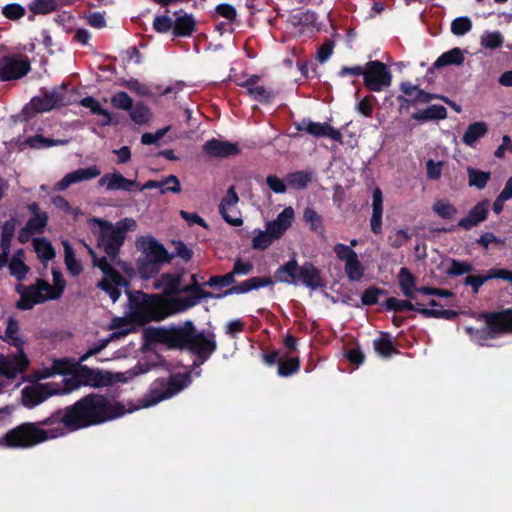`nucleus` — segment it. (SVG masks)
Listing matches in <instances>:
<instances>
[{
  "label": "nucleus",
  "instance_id": "1",
  "mask_svg": "<svg viewBox=\"0 0 512 512\" xmlns=\"http://www.w3.org/2000/svg\"><path fill=\"white\" fill-rule=\"evenodd\" d=\"M145 335L149 341L165 345L168 349L189 351L195 356V367L204 364L218 347L216 335L197 330L191 320H186L182 325L150 328Z\"/></svg>",
  "mask_w": 512,
  "mask_h": 512
},
{
  "label": "nucleus",
  "instance_id": "2",
  "mask_svg": "<svg viewBox=\"0 0 512 512\" xmlns=\"http://www.w3.org/2000/svg\"><path fill=\"white\" fill-rule=\"evenodd\" d=\"M69 408L77 431L113 421L129 412L123 403L95 392L81 397Z\"/></svg>",
  "mask_w": 512,
  "mask_h": 512
},
{
  "label": "nucleus",
  "instance_id": "3",
  "mask_svg": "<svg viewBox=\"0 0 512 512\" xmlns=\"http://www.w3.org/2000/svg\"><path fill=\"white\" fill-rule=\"evenodd\" d=\"M128 295L130 320L138 325L159 322L173 314L168 300L157 294H146L142 291H126Z\"/></svg>",
  "mask_w": 512,
  "mask_h": 512
},
{
  "label": "nucleus",
  "instance_id": "4",
  "mask_svg": "<svg viewBox=\"0 0 512 512\" xmlns=\"http://www.w3.org/2000/svg\"><path fill=\"white\" fill-rule=\"evenodd\" d=\"M140 255L136 260V269L141 279L154 278L162 269L163 264L170 263L173 255L163 244L152 236L140 237L136 242Z\"/></svg>",
  "mask_w": 512,
  "mask_h": 512
},
{
  "label": "nucleus",
  "instance_id": "5",
  "mask_svg": "<svg viewBox=\"0 0 512 512\" xmlns=\"http://www.w3.org/2000/svg\"><path fill=\"white\" fill-rule=\"evenodd\" d=\"M479 319L484 320L481 328L465 327V332L477 344L484 346L487 340L495 339L504 334L512 333V308L501 311L482 312Z\"/></svg>",
  "mask_w": 512,
  "mask_h": 512
},
{
  "label": "nucleus",
  "instance_id": "6",
  "mask_svg": "<svg viewBox=\"0 0 512 512\" xmlns=\"http://www.w3.org/2000/svg\"><path fill=\"white\" fill-rule=\"evenodd\" d=\"M44 442L45 432L36 422L21 423L0 438V446L11 449H29Z\"/></svg>",
  "mask_w": 512,
  "mask_h": 512
},
{
  "label": "nucleus",
  "instance_id": "7",
  "mask_svg": "<svg viewBox=\"0 0 512 512\" xmlns=\"http://www.w3.org/2000/svg\"><path fill=\"white\" fill-rule=\"evenodd\" d=\"M191 382L190 372L171 374L168 379H155L143 397V406L150 407L177 394Z\"/></svg>",
  "mask_w": 512,
  "mask_h": 512
},
{
  "label": "nucleus",
  "instance_id": "8",
  "mask_svg": "<svg viewBox=\"0 0 512 512\" xmlns=\"http://www.w3.org/2000/svg\"><path fill=\"white\" fill-rule=\"evenodd\" d=\"M46 435V441L75 432L76 427L69 406L57 409L48 417L36 422Z\"/></svg>",
  "mask_w": 512,
  "mask_h": 512
},
{
  "label": "nucleus",
  "instance_id": "9",
  "mask_svg": "<svg viewBox=\"0 0 512 512\" xmlns=\"http://www.w3.org/2000/svg\"><path fill=\"white\" fill-rule=\"evenodd\" d=\"M413 300H401L395 297H389L383 304L387 311L404 312L415 311L421 314L424 318H436L445 320H454L459 315V312L452 309H429L423 307L419 302H412Z\"/></svg>",
  "mask_w": 512,
  "mask_h": 512
},
{
  "label": "nucleus",
  "instance_id": "10",
  "mask_svg": "<svg viewBox=\"0 0 512 512\" xmlns=\"http://www.w3.org/2000/svg\"><path fill=\"white\" fill-rule=\"evenodd\" d=\"M97 222L100 225L98 247L103 248L111 261H114L125 241L127 227L113 226L110 222L101 219H97Z\"/></svg>",
  "mask_w": 512,
  "mask_h": 512
},
{
  "label": "nucleus",
  "instance_id": "11",
  "mask_svg": "<svg viewBox=\"0 0 512 512\" xmlns=\"http://www.w3.org/2000/svg\"><path fill=\"white\" fill-rule=\"evenodd\" d=\"M47 289H51V285L42 278H38L35 284L29 286L17 284L15 291L20 295V298L16 302L15 307L26 311L33 309L36 304L51 300Z\"/></svg>",
  "mask_w": 512,
  "mask_h": 512
},
{
  "label": "nucleus",
  "instance_id": "12",
  "mask_svg": "<svg viewBox=\"0 0 512 512\" xmlns=\"http://www.w3.org/2000/svg\"><path fill=\"white\" fill-rule=\"evenodd\" d=\"M399 89L402 92L401 95L397 96L400 113L403 111L407 112L411 106L426 104L436 99L442 100L445 103H450L446 96L426 92L421 89L419 85H414L409 81L401 82Z\"/></svg>",
  "mask_w": 512,
  "mask_h": 512
},
{
  "label": "nucleus",
  "instance_id": "13",
  "mask_svg": "<svg viewBox=\"0 0 512 512\" xmlns=\"http://www.w3.org/2000/svg\"><path fill=\"white\" fill-rule=\"evenodd\" d=\"M392 83V74L386 64L379 60L368 61L365 65L364 85L373 92H380Z\"/></svg>",
  "mask_w": 512,
  "mask_h": 512
},
{
  "label": "nucleus",
  "instance_id": "14",
  "mask_svg": "<svg viewBox=\"0 0 512 512\" xmlns=\"http://www.w3.org/2000/svg\"><path fill=\"white\" fill-rule=\"evenodd\" d=\"M31 65L26 55H6L0 59V80L12 81L26 76Z\"/></svg>",
  "mask_w": 512,
  "mask_h": 512
},
{
  "label": "nucleus",
  "instance_id": "15",
  "mask_svg": "<svg viewBox=\"0 0 512 512\" xmlns=\"http://www.w3.org/2000/svg\"><path fill=\"white\" fill-rule=\"evenodd\" d=\"M56 393L50 383L28 385L21 391V403L24 407L33 409Z\"/></svg>",
  "mask_w": 512,
  "mask_h": 512
},
{
  "label": "nucleus",
  "instance_id": "16",
  "mask_svg": "<svg viewBox=\"0 0 512 512\" xmlns=\"http://www.w3.org/2000/svg\"><path fill=\"white\" fill-rule=\"evenodd\" d=\"M75 370L83 386L102 388L110 386L113 383V376L110 372L90 368L87 365H82L80 362L75 367Z\"/></svg>",
  "mask_w": 512,
  "mask_h": 512
},
{
  "label": "nucleus",
  "instance_id": "17",
  "mask_svg": "<svg viewBox=\"0 0 512 512\" xmlns=\"http://www.w3.org/2000/svg\"><path fill=\"white\" fill-rule=\"evenodd\" d=\"M294 127L298 132L305 131L315 137H326L336 142H342V134L328 123L313 122L304 118L294 123Z\"/></svg>",
  "mask_w": 512,
  "mask_h": 512
},
{
  "label": "nucleus",
  "instance_id": "18",
  "mask_svg": "<svg viewBox=\"0 0 512 512\" xmlns=\"http://www.w3.org/2000/svg\"><path fill=\"white\" fill-rule=\"evenodd\" d=\"M28 365L29 360L24 350H17L16 354L7 357L0 356V374L8 379H13L18 374L24 372Z\"/></svg>",
  "mask_w": 512,
  "mask_h": 512
},
{
  "label": "nucleus",
  "instance_id": "19",
  "mask_svg": "<svg viewBox=\"0 0 512 512\" xmlns=\"http://www.w3.org/2000/svg\"><path fill=\"white\" fill-rule=\"evenodd\" d=\"M202 151L211 158H227L240 153L237 143L212 138L202 145Z\"/></svg>",
  "mask_w": 512,
  "mask_h": 512
},
{
  "label": "nucleus",
  "instance_id": "20",
  "mask_svg": "<svg viewBox=\"0 0 512 512\" xmlns=\"http://www.w3.org/2000/svg\"><path fill=\"white\" fill-rule=\"evenodd\" d=\"M66 103L65 93L58 89L46 91L43 96L34 97L31 100V105L37 112H47Z\"/></svg>",
  "mask_w": 512,
  "mask_h": 512
},
{
  "label": "nucleus",
  "instance_id": "21",
  "mask_svg": "<svg viewBox=\"0 0 512 512\" xmlns=\"http://www.w3.org/2000/svg\"><path fill=\"white\" fill-rule=\"evenodd\" d=\"M100 187H106L108 191H126L132 192L138 187L139 183L136 180L125 178L120 172L104 174L98 181Z\"/></svg>",
  "mask_w": 512,
  "mask_h": 512
},
{
  "label": "nucleus",
  "instance_id": "22",
  "mask_svg": "<svg viewBox=\"0 0 512 512\" xmlns=\"http://www.w3.org/2000/svg\"><path fill=\"white\" fill-rule=\"evenodd\" d=\"M100 174V169L95 165L86 168H79L73 172L66 174L59 182L56 183L55 189L58 191H63L72 184L91 180L93 178L98 177Z\"/></svg>",
  "mask_w": 512,
  "mask_h": 512
},
{
  "label": "nucleus",
  "instance_id": "23",
  "mask_svg": "<svg viewBox=\"0 0 512 512\" xmlns=\"http://www.w3.org/2000/svg\"><path fill=\"white\" fill-rule=\"evenodd\" d=\"M502 279L512 280V271L508 269L491 268L487 271L486 275H468L465 277L464 284L471 286L473 293L477 294L480 287L488 280Z\"/></svg>",
  "mask_w": 512,
  "mask_h": 512
},
{
  "label": "nucleus",
  "instance_id": "24",
  "mask_svg": "<svg viewBox=\"0 0 512 512\" xmlns=\"http://www.w3.org/2000/svg\"><path fill=\"white\" fill-rule=\"evenodd\" d=\"M298 281H301L307 288L312 290L326 286L320 270L312 262H305L300 266Z\"/></svg>",
  "mask_w": 512,
  "mask_h": 512
},
{
  "label": "nucleus",
  "instance_id": "25",
  "mask_svg": "<svg viewBox=\"0 0 512 512\" xmlns=\"http://www.w3.org/2000/svg\"><path fill=\"white\" fill-rule=\"evenodd\" d=\"M488 211L489 200H481L470 209L467 216L460 219V221L458 222V226L465 230H470L472 227L477 226L479 223L487 219Z\"/></svg>",
  "mask_w": 512,
  "mask_h": 512
},
{
  "label": "nucleus",
  "instance_id": "26",
  "mask_svg": "<svg viewBox=\"0 0 512 512\" xmlns=\"http://www.w3.org/2000/svg\"><path fill=\"white\" fill-rule=\"evenodd\" d=\"M383 201V193L379 187H376L372 193V215L370 218V228L375 235L382 233Z\"/></svg>",
  "mask_w": 512,
  "mask_h": 512
},
{
  "label": "nucleus",
  "instance_id": "27",
  "mask_svg": "<svg viewBox=\"0 0 512 512\" xmlns=\"http://www.w3.org/2000/svg\"><path fill=\"white\" fill-rule=\"evenodd\" d=\"M238 201L239 197L235 187L231 186L228 188L226 195L222 198L219 204V213L221 214L222 218L232 226H241L243 224V220L240 217H233L227 212V209L236 205Z\"/></svg>",
  "mask_w": 512,
  "mask_h": 512
},
{
  "label": "nucleus",
  "instance_id": "28",
  "mask_svg": "<svg viewBox=\"0 0 512 512\" xmlns=\"http://www.w3.org/2000/svg\"><path fill=\"white\" fill-rule=\"evenodd\" d=\"M299 270L300 266L297 260L292 258L276 269L274 278L277 282L295 285L298 282Z\"/></svg>",
  "mask_w": 512,
  "mask_h": 512
},
{
  "label": "nucleus",
  "instance_id": "29",
  "mask_svg": "<svg viewBox=\"0 0 512 512\" xmlns=\"http://www.w3.org/2000/svg\"><path fill=\"white\" fill-rule=\"evenodd\" d=\"M411 117L420 123L434 120H444L447 118V109L443 105L433 104L425 109L416 111L411 115Z\"/></svg>",
  "mask_w": 512,
  "mask_h": 512
},
{
  "label": "nucleus",
  "instance_id": "30",
  "mask_svg": "<svg viewBox=\"0 0 512 512\" xmlns=\"http://www.w3.org/2000/svg\"><path fill=\"white\" fill-rule=\"evenodd\" d=\"M133 327H126L119 331L112 332L107 338L101 339L98 343L93 344L89 349L79 358V362H85L88 358H90L93 355H96L100 353L102 350H104L110 341L116 338H120L122 336H126L129 333L133 332Z\"/></svg>",
  "mask_w": 512,
  "mask_h": 512
},
{
  "label": "nucleus",
  "instance_id": "31",
  "mask_svg": "<svg viewBox=\"0 0 512 512\" xmlns=\"http://www.w3.org/2000/svg\"><path fill=\"white\" fill-rule=\"evenodd\" d=\"M129 282L122 275V279H116L112 276L103 277L98 283V287L106 292L111 298L112 302L115 303L121 296L120 287H127Z\"/></svg>",
  "mask_w": 512,
  "mask_h": 512
},
{
  "label": "nucleus",
  "instance_id": "32",
  "mask_svg": "<svg viewBox=\"0 0 512 512\" xmlns=\"http://www.w3.org/2000/svg\"><path fill=\"white\" fill-rule=\"evenodd\" d=\"M183 273H163L155 287H163L165 294L176 295L181 293V282Z\"/></svg>",
  "mask_w": 512,
  "mask_h": 512
},
{
  "label": "nucleus",
  "instance_id": "33",
  "mask_svg": "<svg viewBox=\"0 0 512 512\" xmlns=\"http://www.w3.org/2000/svg\"><path fill=\"white\" fill-rule=\"evenodd\" d=\"M398 282L402 293L410 300H415L417 292L416 278L406 267H402L398 274Z\"/></svg>",
  "mask_w": 512,
  "mask_h": 512
},
{
  "label": "nucleus",
  "instance_id": "34",
  "mask_svg": "<svg viewBox=\"0 0 512 512\" xmlns=\"http://www.w3.org/2000/svg\"><path fill=\"white\" fill-rule=\"evenodd\" d=\"M18 333L19 323L14 317L10 316L7 320L5 334L1 337V339L7 342L9 345L15 347L17 350H24L25 341L19 337Z\"/></svg>",
  "mask_w": 512,
  "mask_h": 512
},
{
  "label": "nucleus",
  "instance_id": "35",
  "mask_svg": "<svg viewBox=\"0 0 512 512\" xmlns=\"http://www.w3.org/2000/svg\"><path fill=\"white\" fill-rule=\"evenodd\" d=\"M488 133V125L484 121L474 122L468 125L463 137L462 142L469 146L474 147L475 143Z\"/></svg>",
  "mask_w": 512,
  "mask_h": 512
},
{
  "label": "nucleus",
  "instance_id": "36",
  "mask_svg": "<svg viewBox=\"0 0 512 512\" xmlns=\"http://www.w3.org/2000/svg\"><path fill=\"white\" fill-rule=\"evenodd\" d=\"M375 351L384 358H389L393 354H399L400 351L394 345L391 336L387 332H381L379 338L375 339L373 342Z\"/></svg>",
  "mask_w": 512,
  "mask_h": 512
},
{
  "label": "nucleus",
  "instance_id": "37",
  "mask_svg": "<svg viewBox=\"0 0 512 512\" xmlns=\"http://www.w3.org/2000/svg\"><path fill=\"white\" fill-rule=\"evenodd\" d=\"M196 29V21L192 15L185 14L178 17L173 23L175 37H189Z\"/></svg>",
  "mask_w": 512,
  "mask_h": 512
},
{
  "label": "nucleus",
  "instance_id": "38",
  "mask_svg": "<svg viewBox=\"0 0 512 512\" xmlns=\"http://www.w3.org/2000/svg\"><path fill=\"white\" fill-rule=\"evenodd\" d=\"M464 55L459 47L452 48L449 51L442 53L434 62L435 68H442L449 65H461L464 63Z\"/></svg>",
  "mask_w": 512,
  "mask_h": 512
},
{
  "label": "nucleus",
  "instance_id": "39",
  "mask_svg": "<svg viewBox=\"0 0 512 512\" xmlns=\"http://www.w3.org/2000/svg\"><path fill=\"white\" fill-rule=\"evenodd\" d=\"M466 171L468 175V185L470 187H476L479 190L484 189L491 179V173L489 171H482L471 166H468Z\"/></svg>",
  "mask_w": 512,
  "mask_h": 512
},
{
  "label": "nucleus",
  "instance_id": "40",
  "mask_svg": "<svg viewBox=\"0 0 512 512\" xmlns=\"http://www.w3.org/2000/svg\"><path fill=\"white\" fill-rule=\"evenodd\" d=\"M313 173L311 171H295L287 174V184L296 190H304L311 183Z\"/></svg>",
  "mask_w": 512,
  "mask_h": 512
},
{
  "label": "nucleus",
  "instance_id": "41",
  "mask_svg": "<svg viewBox=\"0 0 512 512\" xmlns=\"http://www.w3.org/2000/svg\"><path fill=\"white\" fill-rule=\"evenodd\" d=\"M61 5V0H32L28 4V9L33 15H46L57 11Z\"/></svg>",
  "mask_w": 512,
  "mask_h": 512
},
{
  "label": "nucleus",
  "instance_id": "42",
  "mask_svg": "<svg viewBox=\"0 0 512 512\" xmlns=\"http://www.w3.org/2000/svg\"><path fill=\"white\" fill-rule=\"evenodd\" d=\"M33 247L41 262L50 261L55 257L53 245L44 237L33 239Z\"/></svg>",
  "mask_w": 512,
  "mask_h": 512
},
{
  "label": "nucleus",
  "instance_id": "43",
  "mask_svg": "<svg viewBox=\"0 0 512 512\" xmlns=\"http://www.w3.org/2000/svg\"><path fill=\"white\" fill-rule=\"evenodd\" d=\"M303 220L309 224L311 231L318 233L321 236L324 235L325 230L323 218L315 209L312 207H306L303 212Z\"/></svg>",
  "mask_w": 512,
  "mask_h": 512
},
{
  "label": "nucleus",
  "instance_id": "44",
  "mask_svg": "<svg viewBox=\"0 0 512 512\" xmlns=\"http://www.w3.org/2000/svg\"><path fill=\"white\" fill-rule=\"evenodd\" d=\"M23 254V250H18L17 253L11 258L8 268L10 274L16 277L18 281H23L26 278L27 273L29 272V267L24 263V261L19 258V255Z\"/></svg>",
  "mask_w": 512,
  "mask_h": 512
},
{
  "label": "nucleus",
  "instance_id": "45",
  "mask_svg": "<svg viewBox=\"0 0 512 512\" xmlns=\"http://www.w3.org/2000/svg\"><path fill=\"white\" fill-rule=\"evenodd\" d=\"M89 254L92 257L93 265L101 270L104 277L112 276L118 280L122 279V274L108 262L105 256L98 258L96 253L91 248H89Z\"/></svg>",
  "mask_w": 512,
  "mask_h": 512
},
{
  "label": "nucleus",
  "instance_id": "46",
  "mask_svg": "<svg viewBox=\"0 0 512 512\" xmlns=\"http://www.w3.org/2000/svg\"><path fill=\"white\" fill-rule=\"evenodd\" d=\"M22 143L32 149H42L62 144L64 141L53 138H46L41 134H36L26 138Z\"/></svg>",
  "mask_w": 512,
  "mask_h": 512
},
{
  "label": "nucleus",
  "instance_id": "47",
  "mask_svg": "<svg viewBox=\"0 0 512 512\" xmlns=\"http://www.w3.org/2000/svg\"><path fill=\"white\" fill-rule=\"evenodd\" d=\"M130 117L132 121L138 125H144L148 123L151 117L150 108L143 102H137L130 109Z\"/></svg>",
  "mask_w": 512,
  "mask_h": 512
},
{
  "label": "nucleus",
  "instance_id": "48",
  "mask_svg": "<svg viewBox=\"0 0 512 512\" xmlns=\"http://www.w3.org/2000/svg\"><path fill=\"white\" fill-rule=\"evenodd\" d=\"M301 362L298 357L280 359L278 361V375L280 377H289L300 370Z\"/></svg>",
  "mask_w": 512,
  "mask_h": 512
},
{
  "label": "nucleus",
  "instance_id": "49",
  "mask_svg": "<svg viewBox=\"0 0 512 512\" xmlns=\"http://www.w3.org/2000/svg\"><path fill=\"white\" fill-rule=\"evenodd\" d=\"M346 276L351 281H360L364 276V267L360 262L358 255L347 261L344 266Z\"/></svg>",
  "mask_w": 512,
  "mask_h": 512
},
{
  "label": "nucleus",
  "instance_id": "50",
  "mask_svg": "<svg viewBox=\"0 0 512 512\" xmlns=\"http://www.w3.org/2000/svg\"><path fill=\"white\" fill-rule=\"evenodd\" d=\"M64 261L68 271L77 276L82 272L81 263L75 258L74 250L68 242L64 243Z\"/></svg>",
  "mask_w": 512,
  "mask_h": 512
},
{
  "label": "nucleus",
  "instance_id": "51",
  "mask_svg": "<svg viewBox=\"0 0 512 512\" xmlns=\"http://www.w3.org/2000/svg\"><path fill=\"white\" fill-rule=\"evenodd\" d=\"M52 277L53 286L51 285V289H47V293L51 300H57L62 296L64 289L66 287V282L63 278L62 273L59 270L53 269Z\"/></svg>",
  "mask_w": 512,
  "mask_h": 512
},
{
  "label": "nucleus",
  "instance_id": "52",
  "mask_svg": "<svg viewBox=\"0 0 512 512\" xmlns=\"http://www.w3.org/2000/svg\"><path fill=\"white\" fill-rule=\"evenodd\" d=\"M48 223V214L46 212L36 213L27 222L26 226L34 234H42Z\"/></svg>",
  "mask_w": 512,
  "mask_h": 512
},
{
  "label": "nucleus",
  "instance_id": "53",
  "mask_svg": "<svg viewBox=\"0 0 512 512\" xmlns=\"http://www.w3.org/2000/svg\"><path fill=\"white\" fill-rule=\"evenodd\" d=\"M388 291L379 287L371 286L364 290L361 301L365 306H372L378 303V297L387 295Z\"/></svg>",
  "mask_w": 512,
  "mask_h": 512
},
{
  "label": "nucleus",
  "instance_id": "54",
  "mask_svg": "<svg viewBox=\"0 0 512 512\" xmlns=\"http://www.w3.org/2000/svg\"><path fill=\"white\" fill-rule=\"evenodd\" d=\"M192 283L182 287L181 292L190 293V296L197 298L199 301L205 298H213L214 295L211 292L205 291L198 284L196 275H192Z\"/></svg>",
  "mask_w": 512,
  "mask_h": 512
},
{
  "label": "nucleus",
  "instance_id": "55",
  "mask_svg": "<svg viewBox=\"0 0 512 512\" xmlns=\"http://www.w3.org/2000/svg\"><path fill=\"white\" fill-rule=\"evenodd\" d=\"M255 101H258L260 103L269 104L274 99L276 94L272 91L267 89L266 87L259 85L255 88H253L248 93Z\"/></svg>",
  "mask_w": 512,
  "mask_h": 512
},
{
  "label": "nucleus",
  "instance_id": "56",
  "mask_svg": "<svg viewBox=\"0 0 512 512\" xmlns=\"http://www.w3.org/2000/svg\"><path fill=\"white\" fill-rule=\"evenodd\" d=\"M111 105L117 109L130 111L133 106V100L127 92L119 91L111 97Z\"/></svg>",
  "mask_w": 512,
  "mask_h": 512
},
{
  "label": "nucleus",
  "instance_id": "57",
  "mask_svg": "<svg viewBox=\"0 0 512 512\" xmlns=\"http://www.w3.org/2000/svg\"><path fill=\"white\" fill-rule=\"evenodd\" d=\"M181 192V184L177 176L168 175L161 180L160 186V194L166 193H180Z\"/></svg>",
  "mask_w": 512,
  "mask_h": 512
},
{
  "label": "nucleus",
  "instance_id": "58",
  "mask_svg": "<svg viewBox=\"0 0 512 512\" xmlns=\"http://www.w3.org/2000/svg\"><path fill=\"white\" fill-rule=\"evenodd\" d=\"M434 212L443 219H451L457 213V208L449 202L439 200L433 205Z\"/></svg>",
  "mask_w": 512,
  "mask_h": 512
},
{
  "label": "nucleus",
  "instance_id": "59",
  "mask_svg": "<svg viewBox=\"0 0 512 512\" xmlns=\"http://www.w3.org/2000/svg\"><path fill=\"white\" fill-rule=\"evenodd\" d=\"M25 8L18 3H10L2 8V14L9 20L16 21L25 16Z\"/></svg>",
  "mask_w": 512,
  "mask_h": 512
},
{
  "label": "nucleus",
  "instance_id": "60",
  "mask_svg": "<svg viewBox=\"0 0 512 512\" xmlns=\"http://www.w3.org/2000/svg\"><path fill=\"white\" fill-rule=\"evenodd\" d=\"M473 269V265L467 261L452 259L451 265L449 269L446 271V273L449 276H460L465 273H470L471 271H473Z\"/></svg>",
  "mask_w": 512,
  "mask_h": 512
},
{
  "label": "nucleus",
  "instance_id": "61",
  "mask_svg": "<svg viewBox=\"0 0 512 512\" xmlns=\"http://www.w3.org/2000/svg\"><path fill=\"white\" fill-rule=\"evenodd\" d=\"M472 28V22L468 17H458L451 23V32L454 35L462 36L468 33Z\"/></svg>",
  "mask_w": 512,
  "mask_h": 512
},
{
  "label": "nucleus",
  "instance_id": "62",
  "mask_svg": "<svg viewBox=\"0 0 512 512\" xmlns=\"http://www.w3.org/2000/svg\"><path fill=\"white\" fill-rule=\"evenodd\" d=\"M168 302L171 304L173 313H175L195 306L199 303V300L189 295L178 299L168 300Z\"/></svg>",
  "mask_w": 512,
  "mask_h": 512
},
{
  "label": "nucleus",
  "instance_id": "63",
  "mask_svg": "<svg viewBox=\"0 0 512 512\" xmlns=\"http://www.w3.org/2000/svg\"><path fill=\"white\" fill-rule=\"evenodd\" d=\"M503 36L500 32H489L482 37L481 45L487 49H497L503 45Z\"/></svg>",
  "mask_w": 512,
  "mask_h": 512
},
{
  "label": "nucleus",
  "instance_id": "64",
  "mask_svg": "<svg viewBox=\"0 0 512 512\" xmlns=\"http://www.w3.org/2000/svg\"><path fill=\"white\" fill-rule=\"evenodd\" d=\"M274 239L266 231L259 230L252 240V247L257 250H266Z\"/></svg>",
  "mask_w": 512,
  "mask_h": 512
}]
</instances>
